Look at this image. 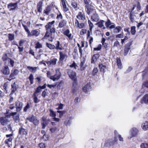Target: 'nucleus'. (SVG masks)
Returning a JSON list of instances; mask_svg holds the SVG:
<instances>
[{
    "label": "nucleus",
    "instance_id": "obj_1",
    "mask_svg": "<svg viewBox=\"0 0 148 148\" xmlns=\"http://www.w3.org/2000/svg\"><path fill=\"white\" fill-rule=\"evenodd\" d=\"M55 22L54 21L49 22L45 26L46 30L48 31L51 30V32L55 33V29L54 25Z\"/></svg>",
    "mask_w": 148,
    "mask_h": 148
},
{
    "label": "nucleus",
    "instance_id": "obj_2",
    "mask_svg": "<svg viewBox=\"0 0 148 148\" xmlns=\"http://www.w3.org/2000/svg\"><path fill=\"white\" fill-rule=\"evenodd\" d=\"M0 71L2 73L5 75H8L10 73V70L8 66L2 67L0 69Z\"/></svg>",
    "mask_w": 148,
    "mask_h": 148
},
{
    "label": "nucleus",
    "instance_id": "obj_3",
    "mask_svg": "<svg viewBox=\"0 0 148 148\" xmlns=\"http://www.w3.org/2000/svg\"><path fill=\"white\" fill-rule=\"evenodd\" d=\"M10 122V120L6 117H0V123L3 126H6Z\"/></svg>",
    "mask_w": 148,
    "mask_h": 148
},
{
    "label": "nucleus",
    "instance_id": "obj_4",
    "mask_svg": "<svg viewBox=\"0 0 148 148\" xmlns=\"http://www.w3.org/2000/svg\"><path fill=\"white\" fill-rule=\"evenodd\" d=\"M56 73L54 75L51 77V79H52L54 81L58 80L61 76V74L59 70L57 69L56 70Z\"/></svg>",
    "mask_w": 148,
    "mask_h": 148
},
{
    "label": "nucleus",
    "instance_id": "obj_5",
    "mask_svg": "<svg viewBox=\"0 0 148 148\" xmlns=\"http://www.w3.org/2000/svg\"><path fill=\"white\" fill-rule=\"evenodd\" d=\"M40 31L39 29H36L32 30L29 33L28 36H38L40 34Z\"/></svg>",
    "mask_w": 148,
    "mask_h": 148
},
{
    "label": "nucleus",
    "instance_id": "obj_6",
    "mask_svg": "<svg viewBox=\"0 0 148 148\" xmlns=\"http://www.w3.org/2000/svg\"><path fill=\"white\" fill-rule=\"evenodd\" d=\"M131 134L128 137L129 139H131L134 137H136L138 133V130L135 127L133 128L131 130Z\"/></svg>",
    "mask_w": 148,
    "mask_h": 148
},
{
    "label": "nucleus",
    "instance_id": "obj_7",
    "mask_svg": "<svg viewBox=\"0 0 148 148\" xmlns=\"http://www.w3.org/2000/svg\"><path fill=\"white\" fill-rule=\"evenodd\" d=\"M17 3H10L8 5V8L10 11L15 10L17 8Z\"/></svg>",
    "mask_w": 148,
    "mask_h": 148
},
{
    "label": "nucleus",
    "instance_id": "obj_8",
    "mask_svg": "<svg viewBox=\"0 0 148 148\" xmlns=\"http://www.w3.org/2000/svg\"><path fill=\"white\" fill-rule=\"evenodd\" d=\"M43 1L44 0H40L37 3V11L39 12H41L42 11V7L43 5Z\"/></svg>",
    "mask_w": 148,
    "mask_h": 148
},
{
    "label": "nucleus",
    "instance_id": "obj_9",
    "mask_svg": "<svg viewBox=\"0 0 148 148\" xmlns=\"http://www.w3.org/2000/svg\"><path fill=\"white\" fill-rule=\"evenodd\" d=\"M67 73L71 79H74L76 76V73L71 69H67Z\"/></svg>",
    "mask_w": 148,
    "mask_h": 148
},
{
    "label": "nucleus",
    "instance_id": "obj_10",
    "mask_svg": "<svg viewBox=\"0 0 148 148\" xmlns=\"http://www.w3.org/2000/svg\"><path fill=\"white\" fill-rule=\"evenodd\" d=\"M15 106L16 111L19 112L23 108V103L22 102L17 101L15 102Z\"/></svg>",
    "mask_w": 148,
    "mask_h": 148
},
{
    "label": "nucleus",
    "instance_id": "obj_11",
    "mask_svg": "<svg viewBox=\"0 0 148 148\" xmlns=\"http://www.w3.org/2000/svg\"><path fill=\"white\" fill-rule=\"evenodd\" d=\"M29 119L30 122H32L34 125H37L38 123V120L37 119L36 117L33 115H32Z\"/></svg>",
    "mask_w": 148,
    "mask_h": 148
},
{
    "label": "nucleus",
    "instance_id": "obj_12",
    "mask_svg": "<svg viewBox=\"0 0 148 148\" xmlns=\"http://www.w3.org/2000/svg\"><path fill=\"white\" fill-rule=\"evenodd\" d=\"M85 59L83 58L82 60H81V62L80 64V70L81 71H83L85 70L87 65L85 64Z\"/></svg>",
    "mask_w": 148,
    "mask_h": 148
},
{
    "label": "nucleus",
    "instance_id": "obj_13",
    "mask_svg": "<svg viewBox=\"0 0 148 148\" xmlns=\"http://www.w3.org/2000/svg\"><path fill=\"white\" fill-rule=\"evenodd\" d=\"M55 34V33L51 32V30H47L45 36L47 37L51 36V39H49V40L50 41H52L53 39L54 38V34Z\"/></svg>",
    "mask_w": 148,
    "mask_h": 148
},
{
    "label": "nucleus",
    "instance_id": "obj_14",
    "mask_svg": "<svg viewBox=\"0 0 148 148\" xmlns=\"http://www.w3.org/2000/svg\"><path fill=\"white\" fill-rule=\"evenodd\" d=\"M87 13L89 15L91 14L93 12H95V10L91 7V5L85 7Z\"/></svg>",
    "mask_w": 148,
    "mask_h": 148
},
{
    "label": "nucleus",
    "instance_id": "obj_15",
    "mask_svg": "<svg viewBox=\"0 0 148 148\" xmlns=\"http://www.w3.org/2000/svg\"><path fill=\"white\" fill-rule=\"evenodd\" d=\"M11 86L12 88L11 93V94H13L18 88V86L16 84L15 82H14L13 84H12Z\"/></svg>",
    "mask_w": 148,
    "mask_h": 148
},
{
    "label": "nucleus",
    "instance_id": "obj_16",
    "mask_svg": "<svg viewBox=\"0 0 148 148\" xmlns=\"http://www.w3.org/2000/svg\"><path fill=\"white\" fill-rule=\"evenodd\" d=\"M59 60L60 61H63L64 60H66L67 58V56L65 54L61 52H60Z\"/></svg>",
    "mask_w": 148,
    "mask_h": 148
},
{
    "label": "nucleus",
    "instance_id": "obj_17",
    "mask_svg": "<svg viewBox=\"0 0 148 148\" xmlns=\"http://www.w3.org/2000/svg\"><path fill=\"white\" fill-rule=\"evenodd\" d=\"M116 142L115 141H113L111 139H109L107 141H106L104 144L105 147H107L110 145H113Z\"/></svg>",
    "mask_w": 148,
    "mask_h": 148
},
{
    "label": "nucleus",
    "instance_id": "obj_18",
    "mask_svg": "<svg viewBox=\"0 0 148 148\" xmlns=\"http://www.w3.org/2000/svg\"><path fill=\"white\" fill-rule=\"evenodd\" d=\"M57 59L56 58H53L48 61L46 63L48 66H51L55 65L56 64Z\"/></svg>",
    "mask_w": 148,
    "mask_h": 148
},
{
    "label": "nucleus",
    "instance_id": "obj_19",
    "mask_svg": "<svg viewBox=\"0 0 148 148\" xmlns=\"http://www.w3.org/2000/svg\"><path fill=\"white\" fill-rule=\"evenodd\" d=\"M141 103L148 104V94L145 95L141 99L140 101Z\"/></svg>",
    "mask_w": 148,
    "mask_h": 148
},
{
    "label": "nucleus",
    "instance_id": "obj_20",
    "mask_svg": "<svg viewBox=\"0 0 148 148\" xmlns=\"http://www.w3.org/2000/svg\"><path fill=\"white\" fill-rule=\"evenodd\" d=\"M129 17L132 23L134 22L136 18V17L134 12L132 11L130 13Z\"/></svg>",
    "mask_w": 148,
    "mask_h": 148
},
{
    "label": "nucleus",
    "instance_id": "obj_21",
    "mask_svg": "<svg viewBox=\"0 0 148 148\" xmlns=\"http://www.w3.org/2000/svg\"><path fill=\"white\" fill-rule=\"evenodd\" d=\"M19 73V71L18 69H15L14 70H12L11 71V73L9 77L10 78H13L15 76L17 75Z\"/></svg>",
    "mask_w": 148,
    "mask_h": 148
},
{
    "label": "nucleus",
    "instance_id": "obj_22",
    "mask_svg": "<svg viewBox=\"0 0 148 148\" xmlns=\"http://www.w3.org/2000/svg\"><path fill=\"white\" fill-rule=\"evenodd\" d=\"M98 15L96 13L93 14L91 16V19L93 21L97 22L99 20Z\"/></svg>",
    "mask_w": 148,
    "mask_h": 148
},
{
    "label": "nucleus",
    "instance_id": "obj_23",
    "mask_svg": "<svg viewBox=\"0 0 148 148\" xmlns=\"http://www.w3.org/2000/svg\"><path fill=\"white\" fill-rule=\"evenodd\" d=\"M91 88L90 83H88L83 88V91L85 93H87L90 90Z\"/></svg>",
    "mask_w": 148,
    "mask_h": 148
},
{
    "label": "nucleus",
    "instance_id": "obj_24",
    "mask_svg": "<svg viewBox=\"0 0 148 148\" xmlns=\"http://www.w3.org/2000/svg\"><path fill=\"white\" fill-rule=\"evenodd\" d=\"M63 34L67 36L69 40H72V37L71 36V34L70 33V31L69 29H67L63 32Z\"/></svg>",
    "mask_w": 148,
    "mask_h": 148
},
{
    "label": "nucleus",
    "instance_id": "obj_25",
    "mask_svg": "<svg viewBox=\"0 0 148 148\" xmlns=\"http://www.w3.org/2000/svg\"><path fill=\"white\" fill-rule=\"evenodd\" d=\"M77 18L79 19L84 20L85 19V15L83 13L79 12L76 16Z\"/></svg>",
    "mask_w": 148,
    "mask_h": 148
},
{
    "label": "nucleus",
    "instance_id": "obj_26",
    "mask_svg": "<svg viewBox=\"0 0 148 148\" xmlns=\"http://www.w3.org/2000/svg\"><path fill=\"white\" fill-rule=\"evenodd\" d=\"M19 134L21 135H26L27 134V131L26 130L23 128L22 126H21L19 128Z\"/></svg>",
    "mask_w": 148,
    "mask_h": 148
},
{
    "label": "nucleus",
    "instance_id": "obj_27",
    "mask_svg": "<svg viewBox=\"0 0 148 148\" xmlns=\"http://www.w3.org/2000/svg\"><path fill=\"white\" fill-rule=\"evenodd\" d=\"M67 22L66 20H64L60 21L58 25V27L60 28L64 27L66 24Z\"/></svg>",
    "mask_w": 148,
    "mask_h": 148
},
{
    "label": "nucleus",
    "instance_id": "obj_28",
    "mask_svg": "<svg viewBox=\"0 0 148 148\" xmlns=\"http://www.w3.org/2000/svg\"><path fill=\"white\" fill-rule=\"evenodd\" d=\"M61 1L63 6V10L64 12H67L68 11L69 9L67 7L66 4V1L65 0H61Z\"/></svg>",
    "mask_w": 148,
    "mask_h": 148
},
{
    "label": "nucleus",
    "instance_id": "obj_29",
    "mask_svg": "<svg viewBox=\"0 0 148 148\" xmlns=\"http://www.w3.org/2000/svg\"><path fill=\"white\" fill-rule=\"evenodd\" d=\"M51 10V7L50 6H47L45 10H44V13L47 15L49 14Z\"/></svg>",
    "mask_w": 148,
    "mask_h": 148
},
{
    "label": "nucleus",
    "instance_id": "obj_30",
    "mask_svg": "<svg viewBox=\"0 0 148 148\" xmlns=\"http://www.w3.org/2000/svg\"><path fill=\"white\" fill-rule=\"evenodd\" d=\"M105 23V22L103 20H101L98 23H97L96 25L99 27H103V29H105V27L104 26L103 24Z\"/></svg>",
    "mask_w": 148,
    "mask_h": 148
},
{
    "label": "nucleus",
    "instance_id": "obj_31",
    "mask_svg": "<svg viewBox=\"0 0 148 148\" xmlns=\"http://www.w3.org/2000/svg\"><path fill=\"white\" fill-rule=\"evenodd\" d=\"M27 68L31 72L34 73H35L36 71L38 69L37 67H33L30 66H27Z\"/></svg>",
    "mask_w": 148,
    "mask_h": 148
},
{
    "label": "nucleus",
    "instance_id": "obj_32",
    "mask_svg": "<svg viewBox=\"0 0 148 148\" xmlns=\"http://www.w3.org/2000/svg\"><path fill=\"white\" fill-rule=\"evenodd\" d=\"M142 127L143 129L144 130H148V122L146 121L142 125Z\"/></svg>",
    "mask_w": 148,
    "mask_h": 148
},
{
    "label": "nucleus",
    "instance_id": "obj_33",
    "mask_svg": "<svg viewBox=\"0 0 148 148\" xmlns=\"http://www.w3.org/2000/svg\"><path fill=\"white\" fill-rule=\"evenodd\" d=\"M99 67L101 71L103 72V73L107 69L106 66L105 65H103L102 64H100L99 65Z\"/></svg>",
    "mask_w": 148,
    "mask_h": 148
},
{
    "label": "nucleus",
    "instance_id": "obj_34",
    "mask_svg": "<svg viewBox=\"0 0 148 148\" xmlns=\"http://www.w3.org/2000/svg\"><path fill=\"white\" fill-rule=\"evenodd\" d=\"M117 65L119 69H121L122 68V63L120 59L119 58H117L116 59Z\"/></svg>",
    "mask_w": 148,
    "mask_h": 148
},
{
    "label": "nucleus",
    "instance_id": "obj_35",
    "mask_svg": "<svg viewBox=\"0 0 148 148\" xmlns=\"http://www.w3.org/2000/svg\"><path fill=\"white\" fill-rule=\"evenodd\" d=\"M33 98L34 102L35 103H37L39 102L40 101V100L38 99L37 96L35 94L33 93Z\"/></svg>",
    "mask_w": 148,
    "mask_h": 148
},
{
    "label": "nucleus",
    "instance_id": "obj_36",
    "mask_svg": "<svg viewBox=\"0 0 148 148\" xmlns=\"http://www.w3.org/2000/svg\"><path fill=\"white\" fill-rule=\"evenodd\" d=\"M76 83L75 82H73L72 87V92L73 93L75 92L77 90V88L76 86Z\"/></svg>",
    "mask_w": 148,
    "mask_h": 148
},
{
    "label": "nucleus",
    "instance_id": "obj_37",
    "mask_svg": "<svg viewBox=\"0 0 148 148\" xmlns=\"http://www.w3.org/2000/svg\"><path fill=\"white\" fill-rule=\"evenodd\" d=\"M97 54H95L94 55L91 60V63H95L97 60Z\"/></svg>",
    "mask_w": 148,
    "mask_h": 148
},
{
    "label": "nucleus",
    "instance_id": "obj_38",
    "mask_svg": "<svg viewBox=\"0 0 148 148\" xmlns=\"http://www.w3.org/2000/svg\"><path fill=\"white\" fill-rule=\"evenodd\" d=\"M122 28L120 26H117L113 29V32L115 33H119Z\"/></svg>",
    "mask_w": 148,
    "mask_h": 148
},
{
    "label": "nucleus",
    "instance_id": "obj_39",
    "mask_svg": "<svg viewBox=\"0 0 148 148\" xmlns=\"http://www.w3.org/2000/svg\"><path fill=\"white\" fill-rule=\"evenodd\" d=\"M28 78L30 80V84H33L34 83V77L33 74H30Z\"/></svg>",
    "mask_w": 148,
    "mask_h": 148
},
{
    "label": "nucleus",
    "instance_id": "obj_40",
    "mask_svg": "<svg viewBox=\"0 0 148 148\" xmlns=\"http://www.w3.org/2000/svg\"><path fill=\"white\" fill-rule=\"evenodd\" d=\"M136 32V27L135 26H132L131 27V33L132 35H134Z\"/></svg>",
    "mask_w": 148,
    "mask_h": 148
},
{
    "label": "nucleus",
    "instance_id": "obj_41",
    "mask_svg": "<svg viewBox=\"0 0 148 148\" xmlns=\"http://www.w3.org/2000/svg\"><path fill=\"white\" fill-rule=\"evenodd\" d=\"M42 88L41 86H39L36 89L34 93V94H36L38 93H39L40 92L42 91Z\"/></svg>",
    "mask_w": 148,
    "mask_h": 148
},
{
    "label": "nucleus",
    "instance_id": "obj_42",
    "mask_svg": "<svg viewBox=\"0 0 148 148\" xmlns=\"http://www.w3.org/2000/svg\"><path fill=\"white\" fill-rule=\"evenodd\" d=\"M13 118L14 122L16 123H19L20 121V118L18 114L15 116H14Z\"/></svg>",
    "mask_w": 148,
    "mask_h": 148
},
{
    "label": "nucleus",
    "instance_id": "obj_43",
    "mask_svg": "<svg viewBox=\"0 0 148 148\" xmlns=\"http://www.w3.org/2000/svg\"><path fill=\"white\" fill-rule=\"evenodd\" d=\"M84 1V4L85 7H86L87 6H88L91 5L89 3H90L91 1L90 0H83Z\"/></svg>",
    "mask_w": 148,
    "mask_h": 148
},
{
    "label": "nucleus",
    "instance_id": "obj_44",
    "mask_svg": "<svg viewBox=\"0 0 148 148\" xmlns=\"http://www.w3.org/2000/svg\"><path fill=\"white\" fill-rule=\"evenodd\" d=\"M13 94H11V93L10 95V99L8 101V103L9 104H12V103L13 101H14V97L12 96V95Z\"/></svg>",
    "mask_w": 148,
    "mask_h": 148
},
{
    "label": "nucleus",
    "instance_id": "obj_45",
    "mask_svg": "<svg viewBox=\"0 0 148 148\" xmlns=\"http://www.w3.org/2000/svg\"><path fill=\"white\" fill-rule=\"evenodd\" d=\"M50 112V115L52 117H55L56 116V113L53 111L52 110L50 109L49 110Z\"/></svg>",
    "mask_w": 148,
    "mask_h": 148
},
{
    "label": "nucleus",
    "instance_id": "obj_46",
    "mask_svg": "<svg viewBox=\"0 0 148 148\" xmlns=\"http://www.w3.org/2000/svg\"><path fill=\"white\" fill-rule=\"evenodd\" d=\"M105 24L106 27L108 28L111 25L114 24V23H111L110 19H108L107 21L105 23Z\"/></svg>",
    "mask_w": 148,
    "mask_h": 148
},
{
    "label": "nucleus",
    "instance_id": "obj_47",
    "mask_svg": "<svg viewBox=\"0 0 148 148\" xmlns=\"http://www.w3.org/2000/svg\"><path fill=\"white\" fill-rule=\"evenodd\" d=\"M30 108V105L29 103H27V105L23 109V111L25 112H26L27 110Z\"/></svg>",
    "mask_w": 148,
    "mask_h": 148
},
{
    "label": "nucleus",
    "instance_id": "obj_48",
    "mask_svg": "<svg viewBox=\"0 0 148 148\" xmlns=\"http://www.w3.org/2000/svg\"><path fill=\"white\" fill-rule=\"evenodd\" d=\"M10 58H8L6 53H5L3 54L2 57V59L3 61H4L7 60L8 61V59Z\"/></svg>",
    "mask_w": 148,
    "mask_h": 148
},
{
    "label": "nucleus",
    "instance_id": "obj_49",
    "mask_svg": "<svg viewBox=\"0 0 148 148\" xmlns=\"http://www.w3.org/2000/svg\"><path fill=\"white\" fill-rule=\"evenodd\" d=\"M130 48L129 47H125L124 49V55L126 56L127 55Z\"/></svg>",
    "mask_w": 148,
    "mask_h": 148
},
{
    "label": "nucleus",
    "instance_id": "obj_50",
    "mask_svg": "<svg viewBox=\"0 0 148 148\" xmlns=\"http://www.w3.org/2000/svg\"><path fill=\"white\" fill-rule=\"evenodd\" d=\"M57 112L59 113V117L61 118L63 116V114H65L66 112V111H57Z\"/></svg>",
    "mask_w": 148,
    "mask_h": 148
},
{
    "label": "nucleus",
    "instance_id": "obj_51",
    "mask_svg": "<svg viewBox=\"0 0 148 148\" xmlns=\"http://www.w3.org/2000/svg\"><path fill=\"white\" fill-rule=\"evenodd\" d=\"M71 5L74 9L76 10L77 5V3L75 2H72L71 3Z\"/></svg>",
    "mask_w": 148,
    "mask_h": 148
},
{
    "label": "nucleus",
    "instance_id": "obj_52",
    "mask_svg": "<svg viewBox=\"0 0 148 148\" xmlns=\"http://www.w3.org/2000/svg\"><path fill=\"white\" fill-rule=\"evenodd\" d=\"M141 148H148V144L146 143H142L140 145Z\"/></svg>",
    "mask_w": 148,
    "mask_h": 148
},
{
    "label": "nucleus",
    "instance_id": "obj_53",
    "mask_svg": "<svg viewBox=\"0 0 148 148\" xmlns=\"http://www.w3.org/2000/svg\"><path fill=\"white\" fill-rule=\"evenodd\" d=\"M12 140V137H10L9 138L6 139L5 141V143L6 144H8L9 142H11Z\"/></svg>",
    "mask_w": 148,
    "mask_h": 148
},
{
    "label": "nucleus",
    "instance_id": "obj_54",
    "mask_svg": "<svg viewBox=\"0 0 148 148\" xmlns=\"http://www.w3.org/2000/svg\"><path fill=\"white\" fill-rule=\"evenodd\" d=\"M8 38L10 40H12L14 39V35L10 34H8Z\"/></svg>",
    "mask_w": 148,
    "mask_h": 148
},
{
    "label": "nucleus",
    "instance_id": "obj_55",
    "mask_svg": "<svg viewBox=\"0 0 148 148\" xmlns=\"http://www.w3.org/2000/svg\"><path fill=\"white\" fill-rule=\"evenodd\" d=\"M71 119L70 118L68 119L67 120H66V121H65L64 123L66 125L68 126L70 125L71 123Z\"/></svg>",
    "mask_w": 148,
    "mask_h": 148
},
{
    "label": "nucleus",
    "instance_id": "obj_56",
    "mask_svg": "<svg viewBox=\"0 0 148 148\" xmlns=\"http://www.w3.org/2000/svg\"><path fill=\"white\" fill-rule=\"evenodd\" d=\"M88 23L90 27V32H92V29L93 26V25L92 23L89 20L88 21Z\"/></svg>",
    "mask_w": 148,
    "mask_h": 148
},
{
    "label": "nucleus",
    "instance_id": "obj_57",
    "mask_svg": "<svg viewBox=\"0 0 148 148\" xmlns=\"http://www.w3.org/2000/svg\"><path fill=\"white\" fill-rule=\"evenodd\" d=\"M22 25L24 29H25V31L27 32L28 35L29 34V33H30V32L29 31V30L28 29L27 26L23 24H22Z\"/></svg>",
    "mask_w": 148,
    "mask_h": 148
},
{
    "label": "nucleus",
    "instance_id": "obj_58",
    "mask_svg": "<svg viewBox=\"0 0 148 148\" xmlns=\"http://www.w3.org/2000/svg\"><path fill=\"white\" fill-rule=\"evenodd\" d=\"M69 66L70 67H73L75 69H76V67L77 66V65L74 62H73V63L70 65Z\"/></svg>",
    "mask_w": 148,
    "mask_h": 148
},
{
    "label": "nucleus",
    "instance_id": "obj_59",
    "mask_svg": "<svg viewBox=\"0 0 148 148\" xmlns=\"http://www.w3.org/2000/svg\"><path fill=\"white\" fill-rule=\"evenodd\" d=\"M114 134H115V138L114 140L115 141V142H116L117 140V138L118 137V136L119 135H118V133L117 131L115 130L114 131Z\"/></svg>",
    "mask_w": 148,
    "mask_h": 148
},
{
    "label": "nucleus",
    "instance_id": "obj_60",
    "mask_svg": "<svg viewBox=\"0 0 148 148\" xmlns=\"http://www.w3.org/2000/svg\"><path fill=\"white\" fill-rule=\"evenodd\" d=\"M98 71V69L97 68H94L92 71V74L93 75H95Z\"/></svg>",
    "mask_w": 148,
    "mask_h": 148
},
{
    "label": "nucleus",
    "instance_id": "obj_61",
    "mask_svg": "<svg viewBox=\"0 0 148 148\" xmlns=\"http://www.w3.org/2000/svg\"><path fill=\"white\" fill-rule=\"evenodd\" d=\"M8 61L9 62L11 66L13 67L14 65V61L12 60L10 58L8 59Z\"/></svg>",
    "mask_w": 148,
    "mask_h": 148
},
{
    "label": "nucleus",
    "instance_id": "obj_62",
    "mask_svg": "<svg viewBox=\"0 0 148 148\" xmlns=\"http://www.w3.org/2000/svg\"><path fill=\"white\" fill-rule=\"evenodd\" d=\"M8 83L7 82L4 83L3 84V89L6 91V92H7L8 91Z\"/></svg>",
    "mask_w": 148,
    "mask_h": 148
},
{
    "label": "nucleus",
    "instance_id": "obj_63",
    "mask_svg": "<svg viewBox=\"0 0 148 148\" xmlns=\"http://www.w3.org/2000/svg\"><path fill=\"white\" fill-rule=\"evenodd\" d=\"M8 107L10 109L13 110L15 108L14 103L10 104L8 105Z\"/></svg>",
    "mask_w": 148,
    "mask_h": 148
},
{
    "label": "nucleus",
    "instance_id": "obj_64",
    "mask_svg": "<svg viewBox=\"0 0 148 148\" xmlns=\"http://www.w3.org/2000/svg\"><path fill=\"white\" fill-rule=\"evenodd\" d=\"M39 146L40 148H45L46 145L44 143H41L39 144Z\"/></svg>",
    "mask_w": 148,
    "mask_h": 148
}]
</instances>
